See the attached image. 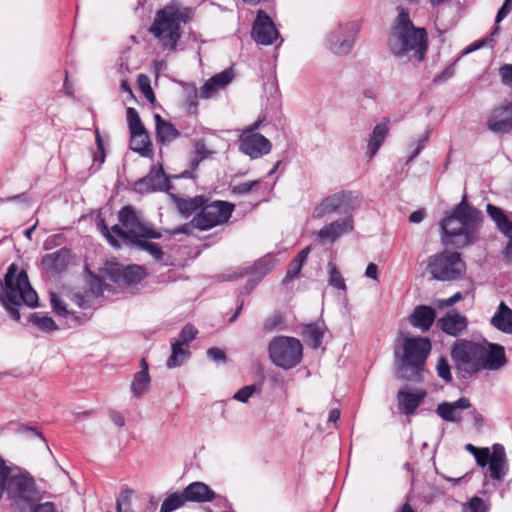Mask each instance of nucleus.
I'll return each mask as SVG.
<instances>
[{
    "mask_svg": "<svg viewBox=\"0 0 512 512\" xmlns=\"http://www.w3.org/2000/svg\"><path fill=\"white\" fill-rule=\"evenodd\" d=\"M501 82L512 89V64H504L499 68Z\"/></svg>",
    "mask_w": 512,
    "mask_h": 512,
    "instance_id": "58",
    "label": "nucleus"
},
{
    "mask_svg": "<svg viewBox=\"0 0 512 512\" xmlns=\"http://www.w3.org/2000/svg\"><path fill=\"white\" fill-rule=\"evenodd\" d=\"M186 499L182 493H172L164 499L159 512H174L175 510L183 507Z\"/></svg>",
    "mask_w": 512,
    "mask_h": 512,
    "instance_id": "44",
    "label": "nucleus"
},
{
    "mask_svg": "<svg viewBox=\"0 0 512 512\" xmlns=\"http://www.w3.org/2000/svg\"><path fill=\"white\" fill-rule=\"evenodd\" d=\"M302 268L303 266L293 259L288 265L286 275L282 280V284L288 285L290 282L298 278Z\"/></svg>",
    "mask_w": 512,
    "mask_h": 512,
    "instance_id": "50",
    "label": "nucleus"
},
{
    "mask_svg": "<svg viewBox=\"0 0 512 512\" xmlns=\"http://www.w3.org/2000/svg\"><path fill=\"white\" fill-rule=\"evenodd\" d=\"M154 120L156 140L158 143H170L180 136V132L174 127V125L163 119L159 114L154 115Z\"/></svg>",
    "mask_w": 512,
    "mask_h": 512,
    "instance_id": "35",
    "label": "nucleus"
},
{
    "mask_svg": "<svg viewBox=\"0 0 512 512\" xmlns=\"http://www.w3.org/2000/svg\"><path fill=\"white\" fill-rule=\"evenodd\" d=\"M140 193L167 191L170 188V180L161 164L153 165L149 173L135 183Z\"/></svg>",
    "mask_w": 512,
    "mask_h": 512,
    "instance_id": "19",
    "label": "nucleus"
},
{
    "mask_svg": "<svg viewBox=\"0 0 512 512\" xmlns=\"http://www.w3.org/2000/svg\"><path fill=\"white\" fill-rule=\"evenodd\" d=\"M186 103L190 113H195L198 107V91L195 86L187 90Z\"/></svg>",
    "mask_w": 512,
    "mask_h": 512,
    "instance_id": "56",
    "label": "nucleus"
},
{
    "mask_svg": "<svg viewBox=\"0 0 512 512\" xmlns=\"http://www.w3.org/2000/svg\"><path fill=\"white\" fill-rule=\"evenodd\" d=\"M171 354L166 360V367L168 369L181 367L192 355L190 348L180 345V343L172 342Z\"/></svg>",
    "mask_w": 512,
    "mask_h": 512,
    "instance_id": "38",
    "label": "nucleus"
},
{
    "mask_svg": "<svg viewBox=\"0 0 512 512\" xmlns=\"http://www.w3.org/2000/svg\"><path fill=\"white\" fill-rule=\"evenodd\" d=\"M54 495L40 491L34 484V512H58L54 502L48 500Z\"/></svg>",
    "mask_w": 512,
    "mask_h": 512,
    "instance_id": "39",
    "label": "nucleus"
},
{
    "mask_svg": "<svg viewBox=\"0 0 512 512\" xmlns=\"http://www.w3.org/2000/svg\"><path fill=\"white\" fill-rule=\"evenodd\" d=\"M272 144L261 133L242 132L239 137V151L251 159H258L270 153Z\"/></svg>",
    "mask_w": 512,
    "mask_h": 512,
    "instance_id": "17",
    "label": "nucleus"
},
{
    "mask_svg": "<svg viewBox=\"0 0 512 512\" xmlns=\"http://www.w3.org/2000/svg\"><path fill=\"white\" fill-rule=\"evenodd\" d=\"M130 149L143 157H149L152 155V143L148 133H144L139 136H131Z\"/></svg>",
    "mask_w": 512,
    "mask_h": 512,
    "instance_id": "40",
    "label": "nucleus"
},
{
    "mask_svg": "<svg viewBox=\"0 0 512 512\" xmlns=\"http://www.w3.org/2000/svg\"><path fill=\"white\" fill-rule=\"evenodd\" d=\"M259 180L243 182L232 187V192L237 195H247L259 184Z\"/></svg>",
    "mask_w": 512,
    "mask_h": 512,
    "instance_id": "57",
    "label": "nucleus"
},
{
    "mask_svg": "<svg viewBox=\"0 0 512 512\" xmlns=\"http://www.w3.org/2000/svg\"><path fill=\"white\" fill-rule=\"evenodd\" d=\"M150 381L149 373H146L145 371H138L135 373L130 388L132 395L135 398L143 396L149 389Z\"/></svg>",
    "mask_w": 512,
    "mask_h": 512,
    "instance_id": "41",
    "label": "nucleus"
},
{
    "mask_svg": "<svg viewBox=\"0 0 512 512\" xmlns=\"http://www.w3.org/2000/svg\"><path fill=\"white\" fill-rule=\"evenodd\" d=\"M437 326L445 334L458 337L466 331L468 321L467 318L458 311L451 310L438 319Z\"/></svg>",
    "mask_w": 512,
    "mask_h": 512,
    "instance_id": "22",
    "label": "nucleus"
},
{
    "mask_svg": "<svg viewBox=\"0 0 512 512\" xmlns=\"http://www.w3.org/2000/svg\"><path fill=\"white\" fill-rule=\"evenodd\" d=\"M50 302H51L53 311L57 315L62 316V317H67L70 314V312L66 308V304L64 303V301L56 293L50 294Z\"/></svg>",
    "mask_w": 512,
    "mask_h": 512,
    "instance_id": "52",
    "label": "nucleus"
},
{
    "mask_svg": "<svg viewBox=\"0 0 512 512\" xmlns=\"http://www.w3.org/2000/svg\"><path fill=\"white\" fill-rule=\"evenodd\" d=\"M490 457V460L507 463L505 448L502 444L496 443L492 446V453H490Z\"/></svg>",
    "mask_w": 512,
    "mask_h": 512,
    "instance_id": "60",
    "label": "nucleus"
},
{
    "mask_svg": "<svg viewBox=\"0 0 512 512\" xmlns=\"http://www.w3.org/2000/svg\"><path fill=\"white\" fill-rule=\"evenodd\" d=\"M486 212L495 223L497 229L507 238L512 239V221L509 220L503 209L491 203L486 205Z\"/></svg>",
    "mask_w": 512,
    "mask_h": 512,
    "instance_id": "32",
    "label": "nucleus"
},
{
    "mask_svg": "<svg viewBox=\"0 0 512 512\" xmlns=\"http://www.w3.org/2000/svg\"><path fill=\"white\" fill-rule=\"evenodd\" d=\"M487 127L494 134H508L512 131V102L504 101L494 107L487 119Z\"/></svg>",
    "mask_w": 512,
    "mask_h": 512,
    "instance_id": "18",
    "label": "nucleus"
},
{
    "mask_svg": "<svg viewBox=\"0 0 512 512\" xmlns=\"http://www.w3.org/2000/svg\"><path fill=\"white\" fill-rule=\"evenodd\" d=\"M388 48L396 58L409 57L418 62L425 59L428 33L425 28L413 24L407 8L398 7V15L388 37Z\"/></svg>",
    "mask_w": 512,
    "mask_h": 512,
    "instance_id": "2",
    "label": "nucleus"
},
{
    "mask_svg": "<svg viewBox=\"0 0 512 512\" xmlns=\"http://www.w3.org/2000/svg\"><path fill=\"white\" fill-rule=\"evenodd\" d=\"M475 460L480 467L488 466L490 462V452L488 448H481L477 453H474Z\"/></svg>",
    "mask_w": 512,
    "mask_h": 512,
    "instance_id": "63",
    "label": "nucleus"
},
{
    "mask_svg": "<svg viewBox=\"0 0 512 512\" xmlns=\"http://www.w3.org/2000/svg\"><path fill=\"white\" fill-rule=\"evenodd\" d=\"M207 357L209 360L215 362L216 364L226 363L227 356L226 352L218 347H211L207 350Z\"/></svg>",
    "mask_w": 512,
    "mask_h": 512,
    "instance_id": "55",
    "label": "nucleus"
},
{
    "mask_svg": "<svg viewBox=\"0 0 512 512\" xmlns=\"http://www.w3.org/2000/svg\"><path fill=\"white\" fill-rule=\"evenodd\" d=\"M483 220L482 211L471 205L464 194L461 201L439 223L441 242L456 249L475 244L479 239Z\"/></svg>",
    "mask_w": 512,
    "mask_h": 512,
    "instance_id": "1",
    "label": "nucleus"
},
{
    "mask_svg": "<svg viewBox=\"0 0 512 512\" xmlns=\"http://www.w3.org/2000/svg\"><path fill=\"white\" fill-rule=\"evenodd\" d=\"M138 81H139L141 90H142L143 94L145 95V97L149 101L153 102L155 100V95L150 87L147 76H145L144 74H140L138 76Z\"/></svg>",
    "mask_w": 512,
    "mask_h": 512,
    "instance_id": "59",
    "label": "nucleus"
},
{
    "mask_svg": "<svg viewBox=\"0 0 512 512\" xmlns=\"http://www.w3.org/2000/svg\"><path fill=\"white\" fill-rule=\"evenodd\" d=\"M482 353V343L461 339L453 344L451 357L459 378L470 379L480 371Z\"/></svg>",
    "mask_w": 512,
    "mask_h": 512,
    "instance_id": "7",
    "label": "nucleus"
},
{
    "mask_svg": "<svg viewBox=\"0 0 512 512\" xmlns=\"http://www.w3.org/2000/svg\"><path fill=\"white\" fill-rule=\"evenodd\" d=\"M183 495L186 501L190 502H211L215 499L216 493L203 482H192L184 490Z\"/></svg>",
    "mask_w": 512,
    "mask_h": 512,
    "instance_id": "29",
    "label": "nucleus"
},
{
    "mask_svg": "<svg viewBox=\"0 0 512 512\" xmlns=\"http://www.w3.org/2000/svg\"><path fill=\"white\" fill-rule=\"evenodd\" d=\"M97 226L111 246L115 248L120 247L118 238L130 245V236L128 235V232L125 230V228H123L122 226L116 224L113 225L111 229H109L104 219L97 220Z\"/></svg>",
    "mask_w": 512,
    "mask_h": 512,
    "instance_id": "34",
    "label": "nucleus"
},
{
    "mask_svg": "<svg viewBox=\"0 0 512 512\" xmlns=\"http://www.w3.org/2000/svg\"><path fill=\"white\" fill-rule=\"evenodd\" d=\"M512 11V0H505L502 6L498 9L495 17V23H500Z\"/></svg>",
    "mask_w": 512,
    "mask_h": 512,
    "instance_id": "62",
    "label": "nucleus"
},
{
    "mask_svg": "<svg viewBox=\"0 0 512 512\" xmlns=\"http://www.w3.org/2000/svg\"><path fill=\"white\" fill-rule=\"evenodd\" d=\"M301 335L309 347L317 349L322 344L324 329L320 324L315 322L304 324L301 326Z\"/></svg>",
    "mask_w": 512,
    "mask_h": 512,
    "instance_id": "37",
    "label": "nucleus"
},
{
    "mask_svg": "<svg viewBox=\"0 0 512 512\" xmlns=\"http://www.w3.org/2000/svg\"><path fill=\"white\" fill-rule=\"evenodd\" d=\"M359 31V21L340 23L326 35L325 48L336 56L348 55L355 45Z\"/></svg>",
    "mask_w": 512,
    "mask_h": 512,
    "instance_id": "12",
    "label": "nucleus"
},
{
    "mask_svg": "<svg viewBox=\"0 0 512 512\" xmlns=\"http://www.w3.org/2000/svg\"><path fill=\"white\" fill-rule=\"evenodd\" d=\"M34 448L37 449L39 460L50 471H57L60 467L53 455L43 434L34 427Z\"/></svg>",
    "mask_w": 512,
    "mask_h": 512,
    "instance_id": "28",
    "label": "nucleus"
},
{
    "mask_svg": "<svg viewBox=\"0 0 512 512\" xmlns=\"http://www.w3.org/2000/svg\"><path fill=\"white\" fill-rule=\"evenodd\" d=\"M482 358L480 361V371L482 369L496 371L506 364V355L504 347L490 342L482 343Z\"/></svg>",
    "mask_w": 512,
    "mask_h": 512,
    "instance_id": "20",
    "label": "nucleus"
},
{
    "mask_svg": "<svg viewBox=\"0 0 512 512\" xmlns=\"http://www.w3.org/2000/svg\"><path fill=\"white\" fill-rule=\"evenodd\" d=\"M187 18L186 10L183 11L176 5H166L156 13L150 31L173 51L181 37V24L185 23Z\"/></svg>",
    "mask_w": 512,
    "mask_h": 512,
    "instance_id": "5",
    "label": "nucleus"
},
{
    "mask_svg": "<svg viewBox=\"0 0 512 512\" xmlns=\"http://www.w3.org/2000/svg\"><path fill=\"white\" fill-rule=\"evenodd\" d=\"M427 269L436 280L453 281L465 274L466 264L460 253L444 250L429 257Z\"/></svg>",
    "mask_w": 512,
    "mask_h": 512,
    "instance_id": "8",
    "label": "nucleus"
},
{
    "mask_svg": "<svg viewBox=\"0 0 512 512\" xmlns=\"http://www.w3.org/2000/svg\"><path fill=\"white\" fill-rule=\"evenodd\" d=\"M107 278L102 275L98 277L96 275H91L88 280V288L84 291L83 294H75V301L77 305L81 308H88L90 305V298H96L103 295L104 292V280Z\"/></svg>",
    "mask_w": 512,
    "mask_h": 512,
    "instance_id": "27",
    "label": "nucleus"
},
{
    "mask_svg": "<svg viewBox=\"0 0 512 512\" xmlns=\"http://www.w3.org/2000/svg\"><path fill=\"white\" fill-rule=\"evenodd\" d=\"M328 273H329L328 282H329L330 286H332L333 288H335L337 290H342V291L347 290V286H346L344 278L342 277V275H341L340 271L338 270V268L336 267V265L333 264L332 262L328 263Z\"/></svg>",
    "mask_w": 512,
    "mask_h": 512,
    "instance_id": "46",
    "label": "nucleus"
},
{
    "mask_svg": "<svg viewBox=\"0 0 512 512\" xmlns=\"http://www.w3.org/2000/svg\"><path fill=\"white\" fill-rule=\"evenodd\" d=\"M431 348L432 344L428 337H404L401 351L394 352L396 377L405 381L421 382Z\"/></svg>",
    "mask_w": 512,
    "mask_h": 512,
    "instance_id": "3",
    "label": "nucleus"
},
{
    "mask_svg": "<svg viewBox=\"0 0 512 512\" xmlns=\"http://www.w3.org/2000/svg\"><path fill=\"white\" fill-rule=\"evenodd\" d=\"M256 385H246L239 389L234 395L233 399L239 401L241 403H246L252 397V395L256 392Z\"/></svg>",
    "mask_w": 512,
    "mask_h": 512,
    "instance_id": "53",
    "label": "nucleus"
},
{
    "mask_svg": "<svg viewBox=\"0 0 512 512\" xmlns=\"http://www.w3.org/2000/svg\"><path fill=\"white\" fill-rule=\"evenodd\" d=\"M205 196L197 195L193 198H182V197H174V203L178 212L184 217L188 218L192 214L197 213L201 210L202 206L205 204Z\"/></svg>",
    "mask_w": 512,
    "mask_h": 512,
    "instance_id": "36",
    "label": "nucleus"
},
{
    "mask_svg": "<svg viewBox=\"0 0 512 512\" xmlns=\"http://www.w3.org/2000/svg\"><path fill=\"white\" fill-rule=\"evenodd\" d=\"M467 505L471 512H486L487 510L484 500L478 496L472 497Z\"/></svg>",
    "mask_w": 512,
    "mask_h": 512,
    "instance_id": "61",
    "label": "nucleus"
},
{
    "mask_svg": "<svg viewBox=\"0 0 512 512\" xmlns=\"http://www.w3.org/2000/svg\"><path fill=\"white\" fill-rule=\"evenodd\" d=\"M489 475L492 479L500 481L507 473V463L490 460L488 463Z\"/></svg>",
    "mask_w": 512,
    "mask_h": 512,
    "instance_id": "48",
    "label": "nucleus"
},
{
    "mask_svg": "<svg viewBox=\"0 0 512 512\" xmlns=\"http://www.w3.org/2000/svg\"><path fill=\"white\" fill-rule=\"evenodd\" d=\"M195 148V157L200 158L202 160L206 159L210 154V151L207 149L204 140H199L194 145Z\"/></svg>",
    "mask_w": 512,
    "mask_h": 512,
    "instance_id": "64",
    "label": "nucleus"
},
{
    "mask_svg": "<svg viewBox=\"0 0 512 512\" xmlns=\"http://www.w3.org/2000/svg\"><path fill=\"white\" fill-rule=\"evenodd\" d=\"M11 472L12 468L7 466L5 460L0 457V500L2 499L3 493L5 491L7 478L10 476Z\"/></svg>",
    "mask_w": 512,
    "mask_h": 512,
    "instance_id": "54",
    "label": "nucleus"
},
{
    "mask_svg": "<svg viewBox=\"0 0 512 512\" xmlns=\"http://www.w3.org/2000/svg\"><path fill=\"white\" fill-rule=\"evenodd\" d=\"M389 120L384 118L382 122L378 123L374 128L372 133L369 136L368 144H367V152L366 154L371 159L373 158L382 144L384 143L388 132H389Z\"/></svg>",
    "mask_w": 512,
    "mask_h": 512,
    "instance_id": "31",
    "label": "nucleus"
},
{
    "mask_svg": "<svg viewBox=\"0 0 512 512\" xmlns=\"http://www.w3.org/2000/svg\"><path fill=\"white\" fill-rule=\"evenodd\" d=\"M360 205V196L355 191H339L325 197L313 212L314 219H322L330 214H348Z\"/></svg>",
    "mask_w": 512,
    "mask_h": 512,
    "instance_id": "13",
    "label": "nucleus"
},
{
    "mask_svg": "<svg viewBox=\"0 0 512 512\" xmlns=\"http://www.w3.org/2000/svg\"><path fill=\"white\" fill-rule=\"evenodd\" d=\"M198 330L191 323H187L180 331L178 338L171 339L172 342L180 343V345L190 348V344L196 339Z\"/></svg>",
    "mask_w": 512,
    "mask_h": 512,
    "instance_id": "45",
    "label": "nucleus"
},
{
    "mask_svg": "<svg viewBox=\"0 0 512 512\" xmlns=\"http://www.w3.org/2000/svg\"><path fill=\"white\" fill-rule=\"evenodd\" d=\"M127 123L130 131V136H139L148 133L145 129L137 110L133 107H128L126 110Z\"/></svg>",
    "mask_w": 512,
    "mask_h": 512,
    "instance_id": "42",
    "label": "nucleus"
},
{
    "mask_svg": "<svg viewBox=\"0 0 512 512\" xmlns=\"http://www.w3.org/2000/svg\"><path fill=\"white\" fill-rule=\"evenodd\" d=\"M491 324L503 333L512 334V309L504 301L499 303Z\"/></svg>",
    "mask_w": 512,
    "mask_h": 512,
    "instance_id": "33",
    "label": "nucleus"
},
{
    "mask_svg": "<svg viewBox=\"0 0 512 512\" xmlns=\"http://www.w3.org/2000/svg\"><path fill=\"white\" fill-rule=\"evenodd\" d=\"M70 263V251L61 248L53 253L46 254L42 259V266L46 270L61 273L66 270Z\"/></svg>",
    "mask_w": 512,
    "mask_h": 512,
    "instance_id": "30",
    "label": "nucleus"
},
{
    "mask_svg": "<svg viewBox=\"0 0 512 512\" xmlns=\"http://www.w3.org/2000/svg\"><path fill=\"white\" fill-rule=\"evenodd\" d=\"M234 74L232 69H226L209 78L200 90L201 98L208 99L218 90L226 87L232 80Z\"/></svg>",
    "mask_w": 512,
    "mask_h": 512,
    "instance_id": "26",
    "label": "nucleus"
},
{
    "mask_svg": "<svg viewBox=\"0 0 512 512\" xmlns=\"http://www.w3.org/2000/svg\"><path fill=\"white\" fill-rule=\"evenodd\" d=\"M438 376L445 381L450 383L452 381L451 367L448 360L445 357H440L436 365Z\"/></svg>",
    "mask_w": 512,
    "mask_h": 512,
    "instance_id": "49",
    "label": "nucleus"
},
{
    "mask_svg": "<svg viewBox=\"0 0 512 512\" xmlns=\"http://www.w3.org/2000/svg\"><path fill=\"white\" fill-rule=\"evenodd\" d=\"M11 472L5 484V491L16 512H32V478L29 473Z\"/></svg>",
    "mask_w": 512,
    "mask_h": 512,
    "instance_id": "9",
    "label": "nucleus"
},
{
    "mask_svg": "<svg viewBox=\"0 0 512 512\" xmlns=\"http://www.w3.org/2000/svg\"><path fill=\"white\" fill-rule=\"evenodd\" d=\"M148 238H140L131 246L137 247L140 250L146 251L154 260L162 262L164 260V252L156 243L147 241Z\"/></svg>",
    "mask_w": 512,
    "mask_h": 512,
    "instance_id": "43",
    "label": "nucleus"
},
{
    "mask_svg": "<svg viewBox=\"0 0 512 512\" xmlns=\"http://www.w3.org/2000/svg\"><path fill=\"white\" fill-rule=\"evenodd\" d=\"M267 350L270 361L283 370L296 367L303 358V345L295 337L275 336L270 340Z\"/></svg>",
    "mask_w": 512,
    "mask_h": 512,
    "instance_id": "6",
    "label": "nucleus"
},
{
    "mask_svg": "<svg viewBox=\"0 0 512 512\" xmlns=\"http://www.w3.org/2000/svg\"><path fill=\"white\" fill-rule=\"evenodd\" d=\"M118 220L130 236V245L140 238H161L162 234L152 224L146 222L140 211L131 205L122 207L118 212Z\"/></svg>",
    "mask_w": 512,
    "mask_h": 512,
    "instance_id": "11",
    "label": "nucleus"
},
{
    "mask_svg": "<svg viewBox=\"0 0 512 512\" xmlns=\"http://www.w3.org/2000/svg\"><path fill=\"white\" fill-rule=\"evenodd\" d=\"M234 209V204L230 202L222 200L210 202L208 198H205V204L192 218V224L196 229L209 230L228 222Z\"/></svg>",
    "mask_w": 512,
    "mask_h": 512,
    "instance_id": "10",
    "label": "nucleus"
},
{
    "mask_svg": "<svg viewBox=\"0 0 512 512\" xmlns=\"http://www.w3.org/2000/svg\"><path fill=\"white\" fill-rule=\"evenodd\" d=\"M354 229L353 217L347 215L344 218L337 219L329 224L324 225L317 233L322 241L335 242L345 233H349Z\"/></svg>",
    "mask_w": 512,
    "mask_h": 512,
    "instance_id": "21",
    "label": "nucleus"
},
{
    "mask_svg": "<svg viewBox=\"0 0 512 512\" xmlns=\"http://www.w3.org/2000/svg\"><path fill=\"white\" fill-rule=\"evenodd\" d=\"M132 490L123 489L116 499L117 512H134L131 505Z\"/></svg>",
    "mask_w": 512,
    "mask_h": 512,
    "instance_id": "47",
    "label": "nucleus"
},
{
    "mask_svg": "<svg viewBox=\"0 0 512 512\" xmlns=\"http://www.w3.org/2000/svg\"><path fill=\"white\" fill-rule=\"evenodd\" d=\"M280 36L271 17L264 11L259 10L251 29L252 39L260 45L269 46Z\"/></svg>",
    "mask_w": 512,
    "mask_h": 512,
    "instance_id": "16",
    "label": "nucleus"
},
{
    "mask_svg": "<svg viewBox=\"0 0 512 512\" xmlns=\"http://www.w3.org/2000/svg\"><path fill=\"white\" fill-rule=\"evenodd\" d=\"M0 303L10 317L19 321L20 310L32 308V286L27 272L11 263L0 281Z\"/></svg>",
    "mask_w": 512,
    "mask_h": 512,
    "instance_id": "4",
    "label": "nucleus"
},
{
    "mask_svg": "<svg viewBox=\"0 0 512 512\" xmlns=\"http://www.w3.org/2000/svg\"><path fill=\"white\" fill-rule=\"evenodd\" d=\"M107 280L118 285H132L141 282L147 275L146 268L137 264L122 265L118 262H107L100 271Z\"/></svg>",
    "mask_w": 512,
    "mask_h": 512,
    "instance_id": "15",
    "label": "nucleus"
},
{
    "mask_svg": "<svg viewBox=\"0 0 512 512\" xmlns=\"http://www.w3.org/2000/svg\"><path fill=\"white\" fill-rule=\"evenodd\" d=\"M436 316L437 312L434 307L422 304L413 309L408 321L412 327L427 332L433 326Z\"/></svg>",
    "mask_w": 512,
    "mask_h": 512,
    "instance_id": "23",
    "label": "nucleus"
},
{
    "mask_svg": "<svg viewBox=\"0 0 512 512\" xmlns=\"http://www.w3.org/2000/svg\"><path fill=\"white\" fill-rule=\"evenodd\" d=\"M426 397V391L418 389L414 392L399 390L397 393L398 408L402 414L412 415Z\"/></svg>",
    "mask_w": 512,
    "mask_h": 512,
    "instance_id": "25",
    "label": "nucleus"
},
{
    "mask_svg": "<svg viewBox=\"0 0 512 512\" xmlns=\"http://www.w3.org/2000/svg\"><path fill=\"white\" fill-rule=\"evenodd\" d=\"M34 326H37L45 332H52L57 329V325L51 317H39L36 314H34Z\"/></svg>",
    "mask_w": 512,
    "mask_h": 512,
    "instance_id": "51",
    "label": "nucleus"
},
{
    "mask_svg": "<svg viewBox=\"0 0 512 512\" xmlns=\"http://www.w3.org/2000/svg\"><path fill=\"white\" fill-rule=\"evenodd\" d=\"M277 260L272 253H268L259 260H257L252 266L243 268L238 274L230 276L229 279L242 277L243 274H251L256 277V281H261L276 265Z\"/></svg>",
    "mask_w": 512,
    "mask_h": 512,
    "instance_id": "24",
    "label": "nucleus"
},
{
    "mask_svg": "<svg viewBox=\"0 0 512 512\" xmlns=\"http://www.w3.org/2000/svg\"><path fill=\"white\" fill-rule=\"evenodd\" d=\"M467 410V415L474 421L475 426L479 427L483 424V417L478 410L472 405L467 397H460L456 401H443L436 407V414L446 422L460 423L462 421V413Z\"/></svg>",
    "mask_w": 512,
    "mask_h": 512,
    "instance_id": "14",
    "label": "nucleus"
}]
</instances>
